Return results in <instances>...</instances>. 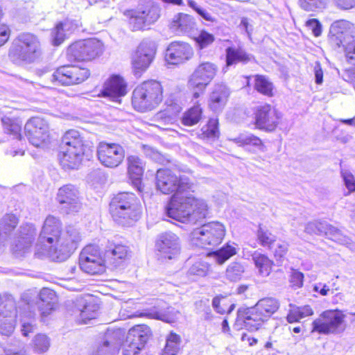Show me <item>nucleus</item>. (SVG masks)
I'll use <instances>...</instances> for the list:
<instances>
[{
  "label": "nucleus",
  "mask_w": 355,
  "mask_h": 355,
  "mask_svg": "<svg viewBox=\"0 0 355 355\" xmlns=\"http://www.w3.org/2000/svg\"><path fill=\"white\" fill-rule=\"evenodd\" d=\"M127 160L130 178L135 182L139 181L144 173L143 161L136 155L129 156Z\"/></svg>",
  "instance_id": "nucleus-37"
},
{
  "label": "nucleus",
  "mask_w": 355,
  "mask_h": 355,
  "mask_svg": "<svg viewBox=\"0 0 355 355\" xmlns=\"http://www.w3.org/2000/svg\"><path fill=\"white\" fill-rule=\"evenodd\" d=\"M289 281L291 287L295 289L301 288L303 286L304 274L298 270H294L291 272Z\"/></svg>",
  "instance_id": "nucleus-59"
},
{
  "label": "nucleus",
  "mask_w": 355,
  "mask_h": 355,
  "mask_svg": "<svg viewBox=\"0 0 355 355\" xmlns=\"http://www.w3.org/2000/svg\"><path fill=\"white\" fill-rule=\"evenodd\" d=\"M162 87L156 80H149L137 86L132 93V104L139 112L151 110L162 101Z\"/></svg>",
  "instance_id": "nucleus-5"
},
{
  "label": "nucleus",
  "mask_w": 355,
  "mask_h": 355,
  "mask_svg": "<svg viewBox=\"0 0 355 355\" xmlns=\"http://www.w3.org/2000/svg\"><path fill=\"white\" fill-rule=\"evenodd\" d=\"M16 318L0 317V334L10 336L14 331Z\"/></svg>",
  "instance_id": "nucleus-55"
},
{
  "label": "nucleus",
  "mask_w": 355,
  "mask_h": 355,
  "mask_svg": "<svg viewBox=\"0 0 355 355\" xmlns=\"http://www.w3.org/2000/svg\"><path fill=\"white\" fill-rule=\"evenodd\" d=\"M160 8L153 0H139L137 7L127 10L124 15L128 18L132 31L148 30L160 17Z\"/></svg>",
  "instance_id": "nucleus-4"
},
{
  "label": "nucleus",
  "mask_w": 355,
  "mask_h": 355,
  "mask_svg": "<svg viewBox=\"0 0 355 355\" xmlns=\"http://www.w3.org/2000/svg\"><path fill=\"white\" fill-rule=\"evenodd\" d=\"M127 85L119 75H112L104 84L102 94L112 101L120 103L121 98L127 93Z\"/></svg>",
  "instance_id": "nucleus-25"
},
{
  "label": "nucleus",
  "mask_w": 355,
  "mask_h": 355,
  "mask_svg": "<svg viewBox=\"0 0 355 355\" xmlns=\"http://www.w3.org/2000/svg\"><path fill=\"white\" fill-rule=\"evenodd\" d=\"M17 223L18 219L14 214H6L0 220V236L11 232Z\"/></svg>",
  "instance_id": "nucleus-51"
},
{
  "label": "nucleus",
  "mask_w": 355,
  "mask_h": 355,
  "mask_svg": "<svg viewBox=\"0 0 355 355\" xmlns=\"http://www.w3.org/2000/svg\"><path fill=\"white\" fill-rule=\"evenodd\" d=\"M42 55L41 44L38 37L30 33L19 34L15 40L9 56L15 60L32 63Z\"/></svg>",
  "instance_id": "nucleus-6"
},
{
  "label": "nucleus",
  "mask_w": 355,
  "mask_h": 355,
  "mask_svg": "<svg viewBox=\"0 0 355 355\" xmlns=\"http://www.w3.org/2000/svg\"><path fill=\"white\" fill-rule=\"evenodd\" d=\"M156 43L150 40H144L137 47L132 64L135 70L145 71L149 67L156 54Z\"/></svg>",
  "instance_id": "nucleus-19"
},
{
  "label": "nucleus",
  "mask_w": 355,
  "mask_h": 355,
  "mask_svg": "<svg viewBox=\"0 0 355 355\" xmlns=\"http://www.w3.org/2000/svg\"><path fill=\"white\" fill-rule=\"evenodd\" d=\"M155 184L157 190L164 194L185 192L190 190L192 187V183L187 176H178L171 170L164 168L157 171Z\"/></svg>",
  "instance_id": "nucleus-8"
},
{
  "label": "nucleus",
  "mask_w": 355,
  "mask_h": 355,
  "mask_svg": "<svg viewBox=\"0 0 355 355\" xmlns=\"http://www.w3.org/2000/svg\"><path fill=\"white\" fill-rule=\"evenodd\" d=\"M257 309L260 310L266 318L275 313L279 308V303L277 300L273 297H265L259 300L255 304Z\"/></svg>",
  "instance_id": "nucleus-40"
},
{
  "label": "nucleus",
  "mask_w": 355,
  "mask_h": 355,
  "mask_svg": "<svg viewBox=\"0 0 355 355\" xmlns=\"http://www.w3.org/2000/svg\"><path fill=\"white\" fill-rule=\"evenodd\" d=\"M232 141L240 146H252L256 150L265 151V146L261 139L252 134H241Z\"/></svg>",
  "instance_id": "nucleus-38"
},
{
  "label": "nucleus",
  "mask_w": 355,
  "mask_h": 355,
  "mask_svg": "<svg viewBox=\"0 0 355 355\" xmlns=\"http://www.w3.org/2000/svg\"><path fill=\"white\" fill-rule=\"evenodd\" d=\"M1 123L5 133L12 135L19 140L21 139V121L17 119L3 116L1 118Z\"/></svg>",
  "instance_id": "nucleus-39"
},
{
  "label": "nucleus",
  "mask_w": 355,
  "mask_h": 355,
  "mask_svg": "<svg viewBox=\"0 0 355 355\" xmlns=\"http://www.w3.org/2000/svg\"><path fill=\"white\" fill-rule=\"evenodd\" d=\"M80 268L90 275L102 274L105 270L104 256L99 247L94 244L88 245L82 250L79 258Z\"/></svg>",
  "instance_id": "nucleus-10"
},
{
  "label": "nucleus",
  "mask_w": 355,
  "mask_h": 355,
  "mask_svg": "<svg viewBox=\"0 0 355 355\" xmlns=\"http://www.w3.org/2000/svg\"><path fill=\"white\" fill-rule=\"evenodd\" d=\"M307 28L311 30L315 37H319L322 33V25L317 19H311L306 21Z\"/></svg>",
  "instance_id": "nucleus-60"
},
{
  "label": "nucleus",
  "mask_w": 355,
  "mask_h": 355,
  "mask_svg": "<svg viewBox=\"0 0 355 355\" xmlns=\"http://www.w3.org/2000/svg\"><path fill=\"white\" fill-rule=\"evenodd\" d=\"M155 246L160 254L168 259L178 256L181 249L180 238L172 232H165L159 234Z\"/></svg>",
  "instance_id": "nucleus-20"
},
{
  "label": "nucleus",
  "mask_w": 355,
  "mask_h": 355,
  "mask_svg": "<svg viewBox=\"0 0 355 355\" xmlns=\"http://www.w3.org/2000/svg\"><path fill=\"white\" fill-rule=\"evenodd\" d=\"M195 40L200 49H205L214 41V36L202 30L200 31L198 35L195 37Z\"/></svg>",
  "instance_id": "nucleus-57"
},
{
  "label": "nucleus",
  "mask_w": 355,
  "mask_h": 355,
  "mask_svg": "<svg viewBox=\"0 0 355 355\" xmlns=\"http://www.w3.org/2000/svg\"><path fill=\"white\" fill-rule=\"evenodd\" d=\"M0 317L17 318L16 302L12 295L6 294L3 297L0 295Z\"/></svg>",
  "instance_id": "nucleus-36"
},
{
  "label": "nucleus",
  "mask_w": 355,
  "mask_h": 355,
  "mask_svg": "<svg viewBox=\"0 0 355 355\" xmlns=\"http://www.w3.org/2000/svg\"><path fill=\"white\" fill-rule=\"evenodd\" d=\"M341 176L349 192L355 191V178L353 174L347 170L341 169Z\"/></svg>",
  "instance_id": "nucleus-58"
},
{
  "label": "nucleus",
  "mask_w": 355,
  "mask_h": 355,
  "mask_svg": "<svg viewBox=\"0 0 355 355\" xmlns=\"http://www.w3.org/2000/svg\"><path fill=\"white\" fill-rule=\"evenodd\" d=\"M252 259L257 268H259V272L262 276H268L270 273L272 261L264 254L254 252L252 255Z\"/></svg>",
  "instance_id": "nucleus-43"
},
{
  "label": "nucleus",
  "mask_w": 355,
  "mask_h": 355,
  "mask_svg": "<svg viewBox=\"0 0 355 355\" xmlns=\"http://www.w3.org/2000/svg\"><path fill=\"white\" fill-rule=\"evenodd\" d=\"M26 350L25 349L24 345H21L19 348L7 349L4 351V355H26Z\"/></svg>",
  "instance_id": "nucleus-64"
},
{
  "label": "nucleus",
  "mask_w": 355,
  "mask_h": 355,
  "mask_svg": "<svg viewBox=\"0 0 355 355\" xmlns=\"http://www.w3.org/2000/svg\"><path fill=\"white\" fill-rule=\"evenodd\" d=\"M318 235H324L328 239L341 245H346L352 250H355V243L347 236L344 235L340 230L329 224L326 221H319Z\"/></svg>",
  "instance_id": "nucleus-26"
},
{
  "label": "nucleus",
  "mask_w": 355,
  "mask_h": 355,
  "mask_svg": "<svg viewBox=\"0 0 355 355\" xmlns=\"http://www.w3.org/2000/svg\"><path fill=\"white\" fill-rule=\"evenodd\" d=\"M37 230L32 224H26L20 227L19 234L15 241L17 251L25 252L35 240Z\"/></svg>",
  "instance_id": "nucleus-31"
},
{
  "label": "nucleus",
  "mask_w": 355,
  "mask_h": 355,
  "mask_svg": "<svg viewBox=\"0 0 355 355\" xmlns=\"http://www.w3.org/2000/svg\"><path fill=\"white\" fill-rule=\"evenodd\" d=\"M70 24L67 22H59L51 31L52 43L54 46H59L66 38Z\"/></svg>",
  "instance_id": "nucleus-46"
},
{
  "label": "nucleus",
  "mask_w": 355,
  "mask_h": 355,
  "mask_svg": "<svg viewBox=\"0 0 355 355\" xmlns=\"http://www.w3.org/2000/svg\"><path fill=\"white\" fill-rule=\"evenodd\" d=\"M193 55V49L188 43L173 42L166 49L165 59L171 64H178L190 60Z\"/></svg>",
  "instance_id": "nucleus-22"
},
{
  "label": "nucleus",
  "mask_w": 355,
  "mask_h": 355,
  "mask_svg": "<svg viewBox=\"0 0 355 355\" xmlns=\"http://www.w3.org/2000/svg\"><path fill=\"white\" fill-rule=\"evenodd\" d=\"M56 200L62 211L67 214L77 213L82 207L79 191L73 184L61 187L58 191Z\"/></svg>",
  "instance_id": "nucleus-16"
},
{
  "label": "nucleus",
  "mask_w": 355,
  "mask_h": 355,
  "mask_svg": "<svg viewBox=\"0 0 355 355\" xmlns=\"http://www.w3.org/2000/svg\"><path fill=\"white\" fill-rule=\"evenodd\" d=\"M60 219L49 215L43 224L38 237L40 243L46 242L50 245L48 255L53 261H66L74 252L80 241L78 230L69 225L62 231Z\"/></svg>",
  "instance_id": "nucleus-1"
},
{
  "label": "nucleus",
  "mask_w": 355,
  "mask_h": 355,
  "mask_svg": "<svg viewBox=\"0 0 355 355\" xmlns=\"http://www.w3.org/2000/svg\"><path fill=\"white\" fill-rule=\"evenodd\" d=\"M288 250V244L286 242L281 241L277 245V248L274 250V255L277 259H280L284 257Z\"/></svg>",
  "instance_id": "nucleus-63"
},
{
  "label": "nucleus",
  "mask_w": 355,
  "mask_h": 355,
  "mask_svg": "<svg viewBox=\"0 0 355 355\" xmlns=\"http://www.w3.org/2000/svg\"><path fill=\"white\" fill-rule=\"evenodd\" d=\"M97 156L103 165L114 168L118 166L123 160L125 150L118 144L101 142L98 146Z\"/></svg>",
  "instance_id": "nucleus-17"
},
{
  "label": "nucleus",
  "mask_w": 355,
  "mask_h": 355,
  "mask_svg": "<svg viewBox=\"0 0 355 355\" xmlns=\"http://www.w3.org/2000/svg\"><path fill=\"white\" fill-rule=\"evenodd\" d=\"M96 316L95 310L92 311V306L89 304L85 305L83 309L80 311V317L84 323H87V320L95 318Z\"/></svg>",
  "instance_id": "nucleus-61"
},
{
  "label": "nucleus",
  "mask_w": 355,
  "mask_h": 355,
  "mask_svg": "<svg viewBox=\"0 0 355 355\" xmlns=\"http://www.w3.org/2000/svg\"><path fill=\"white\" fill-rule=\"evenodd\" d=\"M49 124L43 118L33 117L24 126L26 136L29 142L36 147H42L49 139Z\"/></svg>",
  "instance_id": "nucleus-15"
},
{
  "label": "nucleus",
  "mask_w": 355,
  "mask_h": 355,
  "mask_svg": "<svg viewBox=\"0 0 355 355\" xmlns=\"http://www.w3.org/2000/svg\"><path fill=\"white\" fill-rule=\"evenodd\" d=\"M108 267L115 269L121 266L130 257V250L126 245L107 242L103 250H101Z\"/></svg>",
  "instance_id": "nucleus-21"
},
{
  "label": "nucleus",
  "mask_w": 355,
  "mask_h": 355,
  "mask_svg": "<svg viewBox=\"0 0 355 355\" xmlns=\"http://www.w3.org/2000/svg\"><path fill=\"white\" fill-rule=\"evenodd\" d=\"M103 51V43L95 38L80 40L71 44L67 54L78 61H90L100 56Z\"/></svg>",
  "instance_id": "nucleus-11"
},
{
  "label": "nucleus",
  "mask_w": 355,
  "mask_h": 355,
  "mask_svg": "<svg viewBox=\"0 0 355 355\" xmlns=\"http://www.w3.org/2000/svg\"><path fill=\"white\" fill-rule=\"evenodd\" d=\"M353 28V24L349 21L340 19L334 21L330 26L329 34L331 42L338 47L345 46L346 37Z\"/></svg>",
  "instance_id": "nucleus-28"
},
{
  "label": "nucleus",
  "mask_w": 355,
  "mask_h": 355,
  "mask_svg": "<svg viewBox=\"0 0 355 355\" xmlns=\"http://www.w3.org/2000/svg\"><path fill=\"white\" fill-rule=\"evenodd\" d=\"M254 57L241 49L228 47L226 49V66L230 67L241 62L243 64L250 62Z\"/></svg>",
  "instance_id": "nucleus-34"
},
{
  "label": "nucleus",
  "mask_w": 355,
  "mask_h": 355,
  "mask_svg": "<svg viewBox=\"0 0 355 355\" xmlns=\"http://www.w3.org/2000/svg\"><path fill=\"white\" fill-rule=\"evenodd\" d=\"M180 312L174 308L168 307L166 310L151 311L148 315L152 318L164 321L168 323L174 322L178 317Z\"/></svg>",
  "instance_id": "nucleus-44"
},
{
  "label": "nucleus",
  "mask_w": 355,
  "mask_h": 355,
  "mask_svg": "<svg viewBox=\"0 0 355 355\" xmlns=\"http://www.w3.org/2000/svg\"><path fill=\"white\" fill-rule=\"evenodd\" d=\"M254 89L260 94L268 97L274 96V86L268 78L263 75L254 76Z\"/></svg>",
  "instance_id": "nucleus-41"
},
{
  "label": "nucleus",
  "mask_w": 355,
  "mask_h": 355,
  "mask_svg": "<svg viewBox=\"0 0 355 355\" xmlns=\"http://www.w3.org/2000/svg\"><path fill=\"white\" fill-rule=\"evenodd\" d=\"M189 191L174 193L165 207V213L179 222L194 224L207 217V205L203 200L196 198Z\"/></svg>",
  "instance_id": "nucleus-2"
},
{
  "label": "nucleus",
  "mask_w": 355,
  "mask_h": 355,
  "mask_svg": "<svg viewBox=\"0 0 355 355\" xmlns=\"http://www.w3.org/2000/svg\"><path fill=\"white\" fill-rule=\"evenodd\" d=\"M50 347L49 338L44 334H37L33 340V347L37 353L46 352Z\"/></svg>",
  "instance_id": "nucleus-53"
},
{
  "label": "nucleus",
  "mask_w": 355,
  "mask_h": 355,
  "mask_svg": "<svg viewBox=\"0 0 355 355\" xmlns=\"http://www.w3.org/2000/svg\"><path fill=\"white\" fill-rule=\"evenodd\" d=\"M202 113V109L199 106H193L183 114L181 118L182 123L187 126L197 124L201 119Z\"/></svg>",
  "instance_id": "nucleus-48"
},
{
  "label": "nucleus",
  "mask_w": 355,
  "mask_h": 355,
  "mask_svg": "<svg viewBox=\"0 0 355 355\" xmlns=\"http://www.w3.org/2000/svg\"><path fill=\"white\" fill-rule=\"evenodd\" d=\"M225 235V226L221 223L213 221L194 230L191 233V241L202 248L215 246L222 242Z\"/></svg>",
  "instance_id": "nucleus-9"
},
{
  "label": "nucleus",
  "mask_w": 355,
  "mask_h": 355,
  "mask_svg": "<svg viewBox=\"0 0 355 355\" xmlns=\"http://www.w3.org/2000/svg\"><path fill=\"white\" fill-rule=\"evenodd\" d=\"M230 91L226 85L223 83L216 84L209 96V105L215 112H221L225 107Z\"/></svg>",
  "instance_id": "nucleus-27"
},
{
  "label": "nucleus",
  "mask_w": 355,
  "mask_h": 355,
  "mask_svg": "<svg viewBox=\"0 0 355 355\" xmlns=\"http://www.w3.org/2000/svg\"><path fill=\"white\" fill-rule=\"evenodd\" d=\"M200 136L202 139H218L220 136L218 120L210 119L202 128Z\"/></svg>",
  "instance_id": "nucleus-49"
},
{
  "label": "nucleus",
  "mask_w": 355,
  "mask_h": 355,
  "mask_svg": "<svg viewBox=\"0 0 355 355\" xmlns=\"http://www.w3.org/2000/svg\"><path fill=\"white\" fill-rule=\"evenodd\" d=\"M150 335V328L145 324L131 328L123 345V355H137L144 347Z\"/></svg>",
  "instance_id": "nucleus-13"
},
{
  "label": "nucleus",
  "mask_w": 355,
  "mask_h": 355,
  "mask_svg": "<svg viewBox=\"0 0 355 355\" xmlns=\"http://www.w3.org/2000/svg\"><path fill=\"white\" fill-rule=\"evenodd\" d=\"M181 338L175 333L171 332L166 338L165 347L161 355H177L180 350Z\"/></svg>",
  "instance_id": "nucleus-47"
},
{
  "label": "nucleus",
  "mask_w": 355,
  "mask_h": 355,
  "mask_svg": "<svg viewBox=\"0 0 355 355\" xmlns=\"http://www.w3.org/2000/svg\"><path fill=\"white\" fill-rule=\"evenodd\" d=\"M196 27L194 18L187 14L179 13L175 15L171 24V29L178 34H191Z\"/></svg>",
  "instance_id": "nucleus-30"
},
{
  "label": "nucleus",
  "mask_w": 355,
  "mask_h": 355,
  "mask_svg": "<svg viewBox=\"0 0 355 355\" xmlns=\"http://www.w3.org/2000/svg\"><path fill=\"white\" fill-rule=\"evenodd\" d=\"M245 272V267L240 262H232L230 263L225 270V278L232 282L240 281Z\"/></svg>",
  "instance_id": "nucleus-42"
},
{
  "label": "nucleus",
  "mask_w": 355,
  "mask_h": 355,
  "mask_svg": "<svg viewBox=\"0 0 355 355\" xmlns=\"http://www.w3.org/2000/svg\"><path fill=\"white\" fill-rule=\"evenodd\" d=\"M84 156L78 153L61 148L58 155L60 165L65 170L78 169Z\"/></svg>",
  "instance_id": "nucleus-33"
},
{
  "label": "nucleus",
  "mask_w": 355,
  "mask_h": 355,
  "mask_svg": "<svg viewBox=\"0 0 355 355\" xmlns=\"http://www.w3.org/2000/svg\"><path fill=\"white\" fill-rule=\"evenodd\" d=\"M345 315L340 310L324 311L312 322L311 333L323 335L340 334L345 328Z\"/></svg>",
  "instance_id": "nucleus-7"
},
{
  "label": "nucleus",
  "mask_w": 355,
  "mask_h": 355,
  "mask_svg": "<svg viewBox=\"0 0 355 355\" xmlns=\"http://www.w3.org/2000/svg\"><path fill=\"white\" fill-rule=\"evenodd\" d=\"M237 322H242L245 328L251 331H257L268 320V318L257 306L239 309Z\"/></svg>",
  "instance_id": "nucleus-23"
},
{
  "label": "nucleus",
  "mask_w": 355,
  "mask_h": 355,
  "mask_svg": "<svg viewBox=\"0 0 355 355\" xmlns=\"http://www.w3.org/2000/svg\"><path fill=\"white\" fill-rule=\"evenodd\" d=\"M236 253V248L227 243L218 250L209 252L208 256L211 257L217 264L223 265Z\"/></svg>",
  "instance_id": "nucleus-35"
},
{
  "label": "nucleus",
  "mask_w": 355,
  "mask_h": 355,
  "mask_svg": "<svg viewBox=\"0 0 355 355\" xmlns=\"http://www.w3.org/2000/svg\"><path fill=\"white\" fill-rule=\"evenodd\" d=\"M58 297L55 293L48 288H43L38 294L36 302L40 314L46 316L56 307Z\"/></svg>",
  "instance_id": "nucleus-29"
},
{
  "label": "nucleus",
  "mask_w": 355,
  "mask_h": 355,
  "mask_svg": "<svg viewBox=\"0 0 355 355\" xmlns=\"http://www.w3.org/2000/svg\"><path fill=\"white\" fill-rule=\"evenodd\" d=\"M254 116L256 127L267 132L275 130L281 118V114L269 104L258 106Z\"/></svg>",
  "instance_id": "nucleus-18"
},
{
  "label": "nucleus",
  "mask_w": 355,
  "mask_h": 355,
  "mask_svg": "<svg viewBox=\"0 0 355 355\" xmlns=\"http://www.w3.org/2000/svg\"><path fill=\"white\" fill-rule=\"evenodd\" d=\"M109 211L115 223L122 226H130L140 218L142 207L133 193L120 192L111 199Z\"/></svg>",
  "instance_id": "nucleus-3"
},
{
  "label": "nucleus",
  "mask_w": 355,
  "mask_h": 355,
  "mask_svg": "<svg viewBox=\"0 0 355 355\" xmlns=\"http://www.w3.org/2000/svg\"><path fill=\"white\" fill-rule=\"evenodd\" d=\"M108 334H107L102 342L97 348L93 352V355H112L115 348V343L108 340Z\"/></svg>",
  "instance_id": "nucleus-54"
},
{
  "label": "nucleus",
  "mask_w": 355,
  "mask_h": 355,
  "mask_svg": "<svg viewBox=\"0 0 355 355\" xmlns=\"http://www.w3.org/2000/svg\"><path fill=\"white\" fill-rule=\"evenodd\" d=\"M329 0H299L300 7L307 12H320L324 9Z\"/></svg>",
  "instance_id": "nucleus-50"
},
{
  "label": "nucleus",
  "mask_w": 355,
  "mask_h": 355,
  "mask_svg": "<svg viewBox=\"0 0 355 355\" xmlns=\"http://www.w3.org/2000/svg\"><path fill=\"white\" fill-rule=\"evenodd\" d=\"M337 8L347 10L355 8V0H334Z\"/></svg>",
  "instance_id": "nucleus-62"
},
{
  "label": "nucleus",
  "mask_w": 355,
  "mask_h": 355,
  "mask_svg": "<svg viewBox=\"0 0 355 355\" xmlns=\"http://www.w3.org/2000/svg\"><path fill=\"white\" fill-rule=\"evenodd\" d=\"M218 71V66L211 62H202L194 69L189 80V86L204 92L214 80Z\"/></svg>",
  "instance_id": "nucleus-14"
},
{
  "label": "nucleus",
  "mask_w": 355,
  "mask_h": 355,
  "mask_svg": "<svg viewBox=\"0 0 355 355\" xmlns=\"http://www.w3.org/2000/svg\"><path fill=\"white\" fill-rule=\"evenodd\" d=\"M89 69L76 65H64L49 76L50 80L53 83L62 85L80 84L89 76Z\"/></svg>",
  "instance_id": "nucleus-12"
},
{
  "label": "nucleus",
  "mask_w": 355,
  "mask_h": 355,
  "mask_svg": "<svg viewBox=\"0 0 355 355\" xmlns=\"http://www.w3.org/2000/svg\"><path fill=\"white\" fill-rule=\"evenodd\" d=\"M61 149H67L73 153H78L83 155L89 156L90 148L85 144L83 138L78 131L70 130L67 131L62 139Z\"/></svg>",
  "instance_id": "nucleus-24"
},
{
  "label": "nucleus",
  "mask_w": 355,
  "mask_h": 355,
  "mask_svg": "<svg viewBox=\"0 0 355 355\" xmlns=\"http://www.w3.org/2000/svg\"><path fill=\"white\" fill-rule=\"evenodd\" d=\"M209 264L204 261H199L196 262L189 270L190 275L204 277L209 270Z\"/></svg>",
  "instance_id": "nucleus-56"
},
{
  "label": "nucleus",
  "mask_w": 355,
  "mask_h": 355,
  "mask_svg": "<svg viewBox=\"0 0 355 355\" xmlns=\"http://www.w3.org/2000/svg\"><path fill=\"white\" fill-rule=\"evenodd\" d=\"M313 311L309 305L303 306H295L290 310L286 319L289 323L298 322L300 320L312 315Z\"/></svg>",
  "instance_id": "nucleus-45"
},
{
  "label": "nucleus",
  "mask_w": 355,
  "mask_h": 355,
  "mask_svg": "<svg viewBox=\"0 0 355 355\" xmlns=\"http://www.w3.org/2000/svg\"><path fill=\"white\" fill-rule=\"evenodd\" d=\"M182 107L176 103H172L168 105L166 107L157 112L153 116V121L157 123V126L166 125L173 124L175 121L177 116L180 112Z\"/></svg>",
  "instance_id": "nucleus-32"
},
{
  "label": "nucleus",
  "mask_w": 355,
  "mask_h": 355,
  "mask_svg": "<svg viewBox=\"0 0 355 355\" xmlns=\"http://www.w3.org/2000/svg\"><path fill=\"white\" fill-rule=\"evenodd\" d=\"M257 238L260 244L263 247L272 249L276 241V236L269 230L259 227L257 231Z\"/></svg>",
  "instance_id": "nucleus-52"
}]
</instances>
